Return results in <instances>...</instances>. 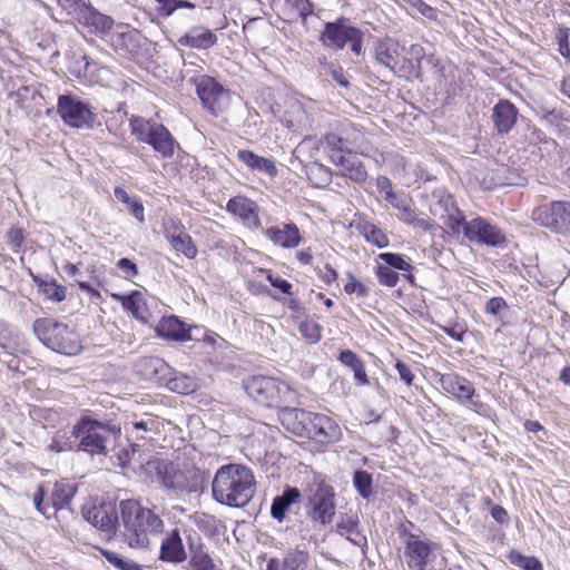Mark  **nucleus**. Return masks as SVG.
<instances>
[{"label":"nucleus","mask_w":570,"mask_h":570,"mask_svg":"<svg viewBox=\"0 0 570 570\" xmlns=\"http://www.w3.org/2000/svg\"><path fill=\"white\" fill-rule=\"evenodd\" d=\"M120 522L118 511L114 503H100L85 507L83 518L94 527L108 534H115L118 528L124 542L134 549H146L149 546V535L159 533L163 529L161 519L151 510L142 508L136 500L120 502Z\"/></svg>","instance_id":"f257e3e1"},{"label":"nucleus","mask_w":570,"mask_h":570,"mask_svg":"<svg viewBox=\"0 0 570 570\" xmlns=\"http://www.w3.org/2000/svg\"><path fill=\"white\" fill-rule=\"evenodd\" d=\"M256 481L250 469L240 464L220 466L212 482L213 498L232 508L245 507L255 494Z\"/></svg>","instance_id":"f03ea898"},{"label":"nucleus","mask_w":570,"mask_h":570,"mask_svg":"<svg viewBox=\"0 0 570 570\" xmlns=\"http://www.w3.org/2000/svg\"><path fill=\"white\" fill-rule=\"evenodd\" d=\"M145 475L157 481L166 489L177 493L203 491L207 473L187 463L165 462L159 459L138 462Z\"/></svg>","instance_id":"7ed1b4c3"},{"label":"nucleus","mask_w":570,"mask_h":570,"mask_svg":"<svg viewBox=\"0 0 570 570\" xmlns=\"http://www.w3.org/2000/svg\"><path fill=\"white\" fill-rule=\"evenodd\" d=\"M32 330L43 345L57 353L76 355L81 351V343L76 332L53 318H37Z\"/></svg>","instance_id":"20e7f679"},{"label":"nucleus","mask_w":570,"mask_h":570,"mask_svg":"<svg viewBox=\"0 0 570 570\" xmlns=\"http://www.w3.org/2000/svg\"><path fill=\"white\" fill-rule=\"evenodd\" d=\"M120 430L96 420L81 419L72 428V435L79 440L77 449L90 454H107L108 445L118 436Z\"/></svg>","instance_id":"39448f33"},{"label":"nucleus","mask_w":570,"mask_h":570,"mask_svg":"<svg viewBox=\"0 0 570 570\" xmlns=\"http://www.w3.org/2000/svg\"><path fill=\"white\" fill-rule=\"evenodd\" d=\"M131 127L137 139L153 146L161 157L170 158L174 155L177 142L164 125L136 118L131 121Z\"/></svg>","instance_id":"423d86ee"},{"label":"nucleus","mask_w":570,"mask_h":570,"mask_svg":"<svg viewBox=\"0 0 570 570\" xmlns=\"http://www.w3.org/2000/svg\"><path fill=\"white\" fill-rule=\"evenodd\" d=\"M289 415L299 420V423L303 424L302 430L308 435V438L318 443H335L342 438V430L340 425L324 414L294 409L289 412Z\"/></svg>","instance_id":"0eeeda50"},{"label":"nucleus","mask_w":570,"mask_h":570,"mask_svg":"<svg viewBox=\"0 0 570 570\" xmlns=\"http://www.w3.org/2000/svg\"><path fill=\"white\" fill-rule=\"evenodd\" d=\"M247 394L265 406H276L286 400L292 391L288 385L267 376H253L245 382Z\"/></svg>","instance_id":"6e6552de"},{"label":"nucleus","mask_w":570,"mask_h":570,"mask_svg":"<svg viewBox=\"0 0 570 570\" xmlns=\"http://www.w3.org/2000/svg\"><path fill=\"white\" fill-rule=\"evenodd\" d=\"M196 86L203 105L214 115L225 114L230 107V92L224 89L214 78L198 76L190 79Z\"/></svg>","instance_id":"1a4fd4ad"},{"label":"nucleus","mask_w":570,"mask_h":570,"mask_svg":"<svg viewBox=\"0 0 570 570\" xmlns=\"http://www.w3.org/2000/svg\"><path fill=\"white\" fill-rule=\"evenodd\" d=\"M406 47L386 38L377 42L374 49L375 61L385 70L399 77L411 76V65L405 61Z\"/></svg>","instance_id":"9d476101"},{"label":"nucleus","mask_w":570,"mask_h":570,"mask_svg":"<svg viewBox=\"0 0 570 570\" xmlns=\"http://www.w3.org/2000/svg\"><path fill=\"white\" fill-rule=\"evenodd\" d=\"M57 111L63 122L73 128L90 129L96 120L92 108L72 95L58 98Z\"/></svg>","instance_id":"9b49d317"},{"label":"nucleus","mask_w":570,"mask_h":570,"mask_svg":"<svg viewBox=\"0 0 570 570\" xmlns=\"http://www.w3.org/2000/svg\"><path fill=\"white\" fill-rule=\"evenodd\" d=\"M532 220L556 233L570 232V202L553 200L535 207Z\"/></svg>","instance_id":"f8f14e48"},{"label":"nucleus","mask_w":570,"mask_h":570,"mask_svg":"<svg viewBox=\"0 0 570 570\" xmlns=\"http://www.w3.org/2000/svg\"><path fill=\"white\" fill-rule=\"evenodd\" d=\"M307 514L322 524L330 523L335 514L333 488L314 482L308 489Z\"/></svg>","instance_id":"ddd939ff"},{"label":"nucleus","mask_w":570,"mask_h":570,"mask_svg":"<svg viewBox=\"0 0 570 570\" xmlns=\"http://www.w3.org/2000/svg\"><path fill=\"white\" fill-rule=\"evenodd\" d=\"M438 546L429 539L410 534L405 541L404 557L412 570H429L436 559Z\"/></svg>","instance_id":"4468645a"},{"label":"nucleus","mask_w":570,"mask_h":570,"mask_svg":"<svg viewBox=\"0 0 570 570\" xmlns=\"http://www.w3.org/2000/svg\"><path fill=\"white\" fill-rule=\"evenodd\" d=\"M433 198L435 202L430 205L431 214L443 220L453 235H459L464 215L455 205L453 197L443 190H438L433 194Z\"/></svg>","instance_id":"2eb2a0df"},{"label":"nucleus","mask_w":570,"mask_h":570,"mask_svg":"<svg viewBox=\"0 0 570 570\" xmlns=\"http://www.w3.org/2000/svg\"><path fill=\"white\" fill-rule=\"evenodd\" d=\"M461 232L470 242L499 246L505 242L502 230L482 217H475L470 222L462 223Z\"/></svg>","instance_id":"dca6fc26"},{"label":"nucleus","mask_w":570,"mask_h":570,"mask_svg":"<svg viewBox=\"0 0 570 570\" xmlns=\"http://www.w3.org/2000/svg\"><path fill=\"white\" fill-rule=\"evenodd\" d=\"M384 199L397 210V218L407 224L412 225L415 228L428 232L434 227V224L424 218H420L415 210L412 208L411 199L404 195H399L394 193L392 189L385 191Z\"/></svg>","instance_id":"f3484780"},{"label":"nucleus","mask_w":570,"mask_h":570,"mask_svg":"<svg viewBox=\"0 0 570 570\" xmlns=\"http://www.w3.org/2000/svg\"><path fill=\"white\" fill-rule=\"evenodd\" d=\"M313 559L307 549L296 547L284 553L283 559L271 558L266 570H309Z\"/></svg>","instance_id":"a211bd4d"},{"label":"nucleus","mask_w":570,"mask_h":570,"mask_svg":"<svg viewBox=\"0 0 570 570\" xmlns=\"http://www.w3.org/2000/svg\"><path fill=\"white\" fill-rule=\"evenodd\" d=\"M441 387L453 395L461 403L470 404L475 411L478 403L472 400L475 392L473 384L455 373L443 374L440 379Z\"/></svg>","instance_id":"6ab92c4d"},{"label":"nucleus","mask_w":570,"mask_h":570,"mask_svg":"<svg viewBox=\"0 0 570 570\" xmlns=\"http://www.w3.org/2000/svg\"><path fill=\"white\" fill-rule=\"evenodd\" d=\"M165 237L177 253H181L189 259L196 257L197 248L179 222L171 219L166 224Z\"/></svg>","instance_id":"aec40b11"},{"label":"nucleus","mask_w":570,"mask_h":570,"mask_svg":"<svg viewBox=\"0 0 570 570\" xmlns=\"http://www.w3.org/2000/svg\"><path fill=\"white\" fill-rule=\"evenodd\" d=\"M263 234L274 245L283 248H294L299 245L302 237L298 227L293 223H282L263 229Z\"/></svg>","instance_id":"412c9836"},{"label":"nucleus","mask_w":570,"mask_h":570,"mask_svg":"<svg viewBox=\"0 0 570 570\" xmlns=\"http://www.w3.org/2000/svg\"><path fill=\"white\" fill-rule=\"evenodd\" d=\"M354 30V27L347 26L343 20L327 22L320 40L325 47L343 49Z\"/></svg>","instance_id":"4be33fe9"},{"label":"nucleus","mask_w":570,"mask_h":570,"mask_svg":"<svg viewBox=\"0 0 570 570\" xmlns=\"http://www.w3.org/2000/svg\"><path fill=\"white\" fill-rule=\"evenodd\" d=\"M283 124L294 130L304 131L313 126V117L299 101H291L282 118Z\"/></svg>","instance_id":"5701e85b"},{"label":"nucleus","mask_w":570,"mask_h":570,"mask_svg":"<svg viewBox=\"0 0 570 570\" xmlns=\"http://www.w3.org/2000/svg\"><path fill=\"white\" fill-rule=\"evenodd\" d=\"M518 109L509 100H500L492 108V121L497 131L501 135L508 134L515 125L518 119Z\"/></svg>","instance_id":"b1692460"},{"label":"nucleus","mask_w":570,"mask_h":570,"mask_svg":"<svg viewBox=\"0 0 570 570\" xmlns=\"http://www.w3.org/2000/svg\"><path fill=\"white\" fill-rule=\"evenodd\" d=\"M217 40L216 33L208 28L195 26L178 39V43L198 50H206L215 46Z\"/></svg>","instance_id":"393cba45"},{"label":"nucleus","mask_w":570,"mask_h":570,"mask_svg":"<svg viewBox=\"0 0 570 570\" xmlns=\"http://www.w3.org/2000/svg\"><path fill=\"white\" fill-rule=\"evenodd\" d=\"M187 558L178 529L167 533L160 546L159 559L166 562L180 563Z\"/></svg>","instance_id":"a878e982"},{"label":"nucleus","mask_w":570,"mask_h":570,"mask_svg":"<svg viewBox=\"0 0 570 570\" xmlns=\"http://www.w3.org/2000/svg\"><path fill=\"white\" fill-rule=\"evenodd\" d=\"M227 210L243 220L259 226L258 206L255 202L243 196H236L227 203Z\"/></svg>","instance_id":"bb28decb"},{"label":"nucleus","mask_w":570,"mask_h":570,"mask_svg":"<svg viewBox=\"0 0 570 570\" xmlns=\"http://www.w3.org/2000/svg\"><path fill=\"white\" fill-rule=\"evenodd\" d=\"M334 164L341 167L343 176L348 177L353 181L363 183L366 180V169L353 153H348L346 156H335Z\"/></svg>","instance_id":"cd10ccee"},{"label":"nucleus","mask_w":570,"mask_h":570,"mask_svg":"<svg viewBox=\"0 0 570 570\" xmlns=\"http://www.w3.org/2000/svg\"><path fill=\"white\" fill-rule=\"evenodd\" d=\"M157 333L163 337L175 341L193 340L190 332L185 328L184 324L176 316L164 317L157 326Z\"/></svg>","instance_id":"c85d7f7f"},{"label":"nucleus","mask_w":570,"mask_h":570,"mask_svg":"<svg viewBox=\"0 0 570 570\" xmlns=\"http://www.w3.org/2000/svg\"><path fill=\"white\" fill-rule=\"evenodd\" d=\"M169 370L164 360L157 356L142 357L137 363L138 373L146 380L160 381L165 379L166 372Z\"/></svg>","instance_id":"c756f323"},{"label":"nucleus","mask_w":570,"mask_h":570,"mask_svg":"<svg viewBox=\"0 0 570 570\" xmlns=\"http://www.w3.org/2000/svg\"><path fill=\"white\" fill-rule=\"evenodd\" d=\"M237 158L253 170L266 173L272 177L277 174V168L272 159L261 157L250 150H238Z\"/></svg>","instance_id":"7c9ffc66"},{"label":"nucleus","mask_w":570,"mask_h":570,"mask_svg":"<svg viewBox=\"0 0 570 570\" xmlns=\"http://www.w3.org/2000/svg\"><path fill=\"white\" fill-rule=\"evenodd\" d=\"M112 297L119 301L122 307L130 312L136 320L146 322L145 301L140 292L135 291L129 295L112 294Z\"/></svg>","instance_id":"2f4dec72"},{"label":"nucleus","mask_w":570,"mask_h":570,"mask_svg":"<svg viewBox=\"0 0 570 570\" xmlns=\"http://www.w3.org/2000/svg\"><path fill=\"white\" fill-rule=\"evenodd\" d=\"M83 22L94 28V30L98 33H108L114 26V19L109 16H106L92 7L86 8L82 12Z\"/></svg>","instance_id":"473e14b6"},{"label":"nucleus","mask_w":570,"mask_h":570,"mask_svg":"<svg viewBox=\"0 0 570 570\" xmlns=\"http://www.w3.org/2000/svg\"><path fill=\"white\" fill-rule=\"evenodd\" d=\"M301 497V493L298 489L296 488H288L286 489L282 495H278L274 499L271 513L272 517L279 522L283 521L286 511L288 510L289 505L293 504L298 500Z\"/></svg>","instance_id":"72a5a7b5"},{"label":"nucleus","mask_w":570,"mask_h":570,"mask_svg":"<svg viewBox=\"0 0 570 570\" xmlns=\"http://www.w3.org/2000/svg\"><path fill=\"white\" fill-rule=\"evenodd\" d=\"M340 362L350 367L354 373V380L360 385H367L368 379L365 372L363 361L351 350L342 351L338 357Z\"/></svg>","instance_id":"f704fd0d"},{"label":"nucleus","mask_w":570,"mask_h":570,"mask_svg":"<svg viewBox=\"0 0 570 570\" xmlns=\"http://www.w3.org/2000/svg\"><path fill=\"white\" fill-rule=\"evenodd\" d=\"M345 138L350 147L348 153L368 155L372 150L371 144L360 128L352 126L351 129L346 131Z\"/></svg>","instance_id":"c9c22d12"},{"label":"nucleus","mask_w":570,"mask_h":570,"mask_svg":"<svg viewBox=\"0 0 570 570\" xmlns=\"http://www.w3.org/2000/svg\"><path fill=\"white\" fill-rule=\"evenodd\" d=\"M115 197L127 206L129 213L139 222L145 220L144 206L140 199L136 196H130L124 188H115Z\"/></svg>","instance_id":"e433bc0d"},{"label":"nucleus","mask_w":570,"mask_h":570,"mask_svg":"<svg viewBox=\"0 0 570 570\" xmlns=\"http://www.w3.org/2000/svg\"><path fill=\"white\" fill-rule=\"evenodd\" d=\"M323 145L325 148H327L331 154L330 158L332 163L334 164V157L338 155L340 156H346L348 154V146L346 144V138L341 137L334 132H330L325 135L323 138Z\"/></svg>","instance_id":"4c0bfd02"},{"label":"nucleus","mask_w":570,"mask_h":570,"mask_svg":"<svg viewBox=\"0 0 570 570\" xmlns=\"http://www.w3.org/2000/svg\"><path fill=\"white\" fill-rule=\"evenodd\" d=\"M285 6L291 18H301L303 26L306 27L307 17L313 12V3L309 0H285Z\"/></svg>","instance_id":"58836bf2"},{"label":"nucleus","mask_w":570,"mask_h":570,"mask_svg":"<svg viewBox=\"0 0 570 570\" xmlns=\"http://www.w3.org/2000/svg\"><path fill=\"white\" fill-rule=\"evenodd\" d=\"M166 385L170 391L179 394L193 393L197 387L196 381L193 377L183 373H178L175 376L170 377L167 381Z\"/></svg>","instance_id":"ea45409f"},{"label":"nucleus","mask_w":570,"mask_h":570,"mask_svg":"<svg viewBox=\"0 0 570 570\" xmlns=\"http://www.w3.org/2000/svg\"><path fill=\"white\" fill-rule=\"evenodd\" d=\"M159 428L158 421L151 416L147 415L146 417L139 421H132L126 423L127 432L130 435H135L136 439H145V436L140 435L139 432H156Z\"/></svg>","instance_id":"a19ab883"},{"label":"nucleus","mask_w":570,"mask_h":570,"mask_svg":"<svg viewBox=\"0 0 570 570\" xmlns=\"http://www.w3.org/2000/svg\"><path fill=\"white\" fill-rule=\"evenodd\" d=\"M191 548L190 567L194 570H216L215 564L209 554L204 551L203 547Z\"/></svg>","instance_id":"79ce46f5"},{"label":"nucleus","mask_w":570,"mask_h":570,"mask_svg":"<svg viewBox=\"0 0 570 570\" xmlns=\"http://www.w3.org/2000/svg\"><path fill=\"white\" fill-rule=\"evenodd\" d=\"M73 439L75 436L72 434L67 435L65 431H57L48 448L50 451L57 453L72 451L75 449Z\"/></svg>","instance_id":"37998d69"},{"label":"nucleus","mask_w":570,"mask_h":570,"mask_svg":"<svg viewBox=\"0 0 570 570\" xmlns=\"http://www.w3.org/2000/svg\"><path fill=\"white\" fill-rule=\"evenodd\" d=\"M308 179L317 187L326 186L331 181V171L321 164H313L307 169Z\"/></svg>","instance_id":"c03bdc74"},{"label":"nucleus","mask_w":570,"mask_h":570,"mask_svg":"<svg viewBox=\"0 0 570 570\" xmlns=\"http://www.w3.org/2000/svg\"><path fill=\"white\" fill-rule=\"evenodd\" d=\"M299 333L307 343L314 344L321 340L322 327L313 320H304L299 323Z\"/></svg>","instance_id":"a18cd8bd"},{"label":"nucleus","mask_w":570,"mask_h":570,"mask_svg":"<svg viewBox=\"0 0 570 570\" xmlns=\"http://www.w3.org/2000/svg\"><path fill=\"white\" fill-rule=\"evenodd\" d=\"M73 488L67 483H56L52 492V502L57 508L67 505L73 497Z\"/></svg>","instance_id":"49530a36"},{"label":"nucleus","mask_w":570,"mask_h":570,"mask_svg":"<svg viewBox=\"0 0 570 570\" xmlns=\"http://www.w3.org/2000/svg\"><path fill=\"white\" fill-rule=\"evenodd\" d=\"M353 483L360 495L364 499L372 494V476L366 471H356L353 476Z\"/></svg>","instance_id":"de8ad7c7"},{"label":"nucleus","mask_w":570,"mask_h":570,"mask_svg":"<svg viewBox=\"0 0 570 570\" xmlns=\"http://www.w3.org/2000/svg\"><path fill=\"white\" fill-rule=\"evenodd\" d=\"M104 558L114 567L120 570H140L139 564L131 560L122 559L118 553L109 550H100Z\"/></svg>","instance_id":"09e8293b"},{"label":"nucleus","mask_w":570,"mask_h":570,"mask_svg":"<svg viewBox=\"0 0 570 570\" xmlns=\"http://www.w3.org/2000/svg\"><path fill=\"white\" fill-rule=\"evenodd\" d=\"M379 258L383 261L390 268L409 272L412 265L400 254L382 253Z\"/></svg>","instance_id":"8fccbe9b"},{"label":"nucleus","mask_w":570,"mask_h":570,"mask_svg":"<svg viewBox=\"0 0 570 570\" xmlns=\"http://www.w3.org/2000/svg\"><path fill=\"white\" fill-rule=\"evenodd\" d=\"M423 57L424 50L420 45H412L410 48H406L405 61L411 65V76L420 68Z\"/></svg>","instance_id":"3c124183"},{"label":"nucleus","mask_w":570,"mask_h":570,"mask_svg":"<svg viewBox=\"0 0 570 570\" xmlns=\"http://www.w3.org/2000/svg\"><path fill=\"white\" fill-rule=\"evenodd\" d=\"M512 563L519 566L523 570H543L540 561L534 557H525L520 553H512L510 556Z\"/></svg>","instance_id":"603ef678"},{"label":"nucleus","mask_w":570,"mask_h":570,"mask_svg":"<svg viewBox=\"0 0 570 570\" xmlns=\"http://www.w3.org/2000/svg\"><path fill=\"white\" fill-rule=\"evenodd\" d=\"M364 234L368 242L375 244L380 248L385 247L389 244L386 235L374 225L364 226Z\"/></svg>","instance_id":"864d4df0"},{"label":"nucleus","mask_w":570,"mask_h":570,"mask_svg":"<svg viewBox=\"0 0 570 570\" xmlns=\"http://www.w3.org/2000/svg\"><path fill=\"white\" fill-rule=\"evenodd\" d=\"M379 282L382 285L394 287L399 282V274L389 266L380 265L376 269Z\"/></svg>","instance_id":"5fc2aeb1"},{"label":"nucleus","mask_w":570,"mask_h":570,"mask_svg":"<svg viewBox=\"0 0 570 570\" xmlns=\"http://www.w3.org/2000/svg\"><path fill=\"white\" fill-rule=\"evenodd\" d=\"M410 4L413 9L430 20H435L438 18L436 10L422 0H410Z\"/></svg>","instance_id":"6e6d98bb"},{"label":"nucleus","mask_w":570,"mask_h":570,"mask_svg":"<svg viewBox=\"0 0 570 570\" xmlns=\"http://www.w3.org/2000/svg\"><path fill=\"white\" fill-rule=\"evenodd\" d=\"M117 267L126 278H132L138 275L137 265L129 258H121L117 262Z\"/></svg>","instance_id":"4d7b16f0"},{"label":"nucleus","mask_w":570,"mask_h":570,"mask_svg":"<svg viewBox=\"0 0 570 570\" xmlns=\"http://www.w3.org/2000/svg\"><path fill=\"white\" fill-rule=\"evenodd\" d=\"M45 292L51 301L61 302L66 298V288L56 283L46 284Z\"/></svg>","instance_id":"13d9d810"},{"label":"nucleus","mask_w":570,"mask_h":570,"mask_svg":"<svg viewBox=\"0 0 570 570\" xmlns=\"http://www.w3.org/2000/svg\"><path fill=\"white\" fill-rule=\"evenodd\" d=\"M508 307L507 302L502 297H492L485 305L488 314L498 315L502 309Z\"/></svg>","instance_id":"bf43d9fd"},{"label":"nucleus","mask_w":570,"mask_h":570,"mask_svg":"<svg viewBox=\"0 0 570 570\" xmlns=\"http://www.w3.org/2000/svg\"><path fill=\"white\" fill-rule=\"evenodd\" d=\"M139 451L138 444H131L129 449L122 450L118 458L121 462L122 466H126L131 463V461L135 459V454Z\"/></svg>","instance_id":"052dcab7"},{"label":"nucleus","mask_w":570,"mask_h":570,"mask_svg":"<svg viewBox=\"0 0 570 570\" xmlns=\"http://www.w3.org/2000/svg\"><path fill=\"white\" fill-rule=\"evenodd\" d=\"M395 368L401 380L404 381L407 385H411L414 380V375L410 367L405 363L399 361L395 364Z\"/></svg>","instance_id":"680f3d73"},{"label":"nucleus","mask_w":570,"mask_h":570,"mask_svg":"<svg viewBox=\"0 0 570 570\" xmlns=\"http://www.w3.org/2000/svg\"><path fill=\"white\" fill-rule=\"evenodd\" d=\"M559 52L566 59H570V46L568 41V35L563 31H560L557 36Z\"/></svg>","instance_id":"e2e57ef3"},{"label":"nucleus","mask_w":570,"mask_h":570,"mask_svg":"<svg viewBox=\"0 0 570 570\" xmlns=\"http://www.w3.org/2000/svg\"><path fill=\"white\" fill-rule=\"evenodd\" d=\"M267 279L271 284L281 289L284 294H291L292 284L281 277H274L271 273L267 275Z\"/></svg>","instance_id":"0e129e2a"},{"label":"nucleus","mask_w":570,"mask_h":570,"mask_svg":"<svg viewBox=\"0 0 570 570\" xmlns=\"http://www.w3.org/2000/svg\"><path fill=\"white\" fill-rule=\"evenodd\" d=\"M159 3L158 11L163 17H169L177 10L176 0H157Z\"/></svg>","instance_id":"69168bd1"},{"label":"nucleus","mask_w":570,"mask_h":570,"mask_svg":"<svg viewBox=\"0 0 570 570\" xmlns=\"http://www.w3.org/2000/svg\"><path fill=\"white\" fill-rule=\"evenodd\" d=\"M351 43V50L358 55L362 50V33L358 29L355 28L353 33L351 35L348 41Z\"/></svg>","instance_id":"338daca9"},{"label":"nucleus","mask_w":570,"mask_h":570,"mask_svg":"<svg viewBox=\"0 0 570 570\" xmlns=\"http://www.w3.org/2000/svg\"><path fill=\"white\" fill-rule=\"evenodd\" d=\"M344 291L347 294H352V293L356 292L361 296L366 295V288L361 283L356 282L353 278H351V281L347 284H345Z\"/></svg>","instance_id":"774afa93"}]
</instances>
